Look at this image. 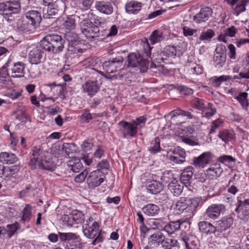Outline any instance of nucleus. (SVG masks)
<instances>
[{"mask_svg": "<svg viewBox=\"0 0 249 249\" xmlns=\"http://www.w3.org/2000/svg\"><path fill=\"white\" fill-rule=\"evenodd\" d=\"M142 45L143 53L142 55H141L139 53H132L128 55L127 58L129 67L133 68L140 66L145 68L148 65L149 60L148 58H151L152 47L150 46L148 40L146 38L142 40Z\"/></svg>", "mask_w": 249, "mask_h": 249, "instance_id": "f257e3e1", "label": "nucleus"}, {"mask_svg": "<svg viewBox=\"0 0 249 249\" xmlns=\"http://www.w3.org/2000/svg\"><path fill=\"white\" fill-rule=\"evenodd\" d=\"M99 224L94 220L92 217L86 220V223L82 226L84 235L87 238L94 239L92 244L95 245L96 243L102 242L104 237L101 234V230L99 229Z\"/></svg>", "mask_w": 249, "mask_h": 249, "instance_id": "f03ea898", "label": "nucleus"}, {"mask_svg": "<svg viewBox=\"0 0 249 249\" xmlns=\"http://www.w3.org/2000/svg\"><path fill=\"white\" fill-rule=\"evenodd\" d=\"M41 48L54 53L61 52L64 48V41L61 36L56 34L46 35L40 42Z\"/></svg>", "mask_w": 249, "mask_h": 249, "instance_id": "7ed1b4c3", "label": "nucleus"}, {"mask_svg": "<svg viewBox=\"0 0 249 249\" xmlns=\"http://www.w3.org/2000/svg\"><path fill=\"white\" fill-rule=\"evenodd\" d=\"M79 25L82 34L89 40L93 41L95 38L97 40H102L104 38L103 36H101L99 27L89 20L83 19Z\"/></svg>", "mask_w": 249, "mask_h": 249, "instance_id": "20e7f679", "label": "nucleus"}, {"mask_svg": "<svg viewBox=\"0 0 249 249\" xmlns=\"http://www.w3.org/2000/svg\"><path fill=\"white\" fill-rule=\"evenodd\" d=\"M20 9V4L18 0H11L6 2L0 3V14L7 17V20L11 21L12 15L18 13Z\"/></svg>", "mask_w": 249, "mask_h": 249, "instance_id": "39448f33", "label": "nucleus"}, {"mask_svg": "<svg viewBox=\"0 0 249 249\" xmlns=\"http://www.w3.org/2000/svg\"><path fill=\"white\" fill-rule=\"evenodd\" d=\"M48 152L44 150L41 145L35 146L32 147L30 152V160L29 165L32 170L36 168L37 164L46 155Z\"/></svg>", "mask_w": 249, "mask_h": 249, "instance_id": "423d86ee", "label": "nucleus"}, {"mask_svg": "<svg viewBox=\"0 0 249 249\" xmlns=\"http://www.w3.org/2000/svg\"><path fill=\"white\" fill-rule=\"evenodd\" d=\"M64 225L71 227L76 224L82 223L84 220V215L78 210L73 211L69 214H64L62 217Z\"/></svg>", "mask_w": 249, "mask_h": 249, "instance_id": "0eeeda50", "label": "nucleus"}, {"mask_svg": "<svg viewBox=\"0 0 249 249\" xmlns=\"http://www.w3.org/2000/svg\"><path fill=\"white\" fill-rule=\"evenodd\" d=\"M120 126L119 131L121 133L124 138L135 137L137 134V129L132 122H128L122 121L118 123Z\"/></svg>", "mask_w": 249, "mask_h": 249, "instance_id": "6e6552de", "label": "nucleus"}, {"mask_svg": "<svg viewBox=\"0 0 249 249\" xmlns=\"http://www.w3.org/2000/svg\"><path fill=\"white\" fill-rule=\"evenodd\" d=\"M105 175L99 169L91 172L88 178L87 182L89 188L95 189L104 181Z\"/></svg>", "mask_w": 249, "mask_h": 249, "instance_id": "1a4fd4ad", "label": "nucleus"}, {"mask_svg": "<svg viewBox=\"0 0 249 249\" xmlns=\"http://www.w3.org/2000/svg\"><path fill=\"white\" fill-rule=\"evenodd\" d=\"M60 239L62 242L72 240L71 244L75 246L76 249H82V239L79 235L72 232H58Z\"/></svg>", "mask_w": 249, "mask_h": 249, "instance_id": "9d476101", "label": "nucleus"}, {"mask_svg": "<svg viewBox=\"0 0 249 249\" xmlns=\"http://www.w3.org/2000/svg\"><path fill=\"white\" fill-rule=\"evenodd\" d=\"M28 59L31 64L37 65L45 60L44 53L40 48H32L28 54Z\"/></svg>", "mask_w": 249, "mask_h": 249, "instance_id": "9b49d317", "label": "nucleus"}, {"mask_svg": "<svg viewBox=\"0 0 249 249\" xmlns=\"http://www.w3.org/2000/svg\"><path fill=\"white\" fill-rule=\"evenodd\" d=\"M180 239L185 244L186 249H197L198 240L197 237L186 232H182L179 236Z\"/></svg>", "mask_w": 249, "mask_h": 249, "instance_id": "f8f14e48", "label": "nucleus"}, {"mask_svg": "<svg viewBox=\"0 0 249 249\" xmlns=\"http://www.w3.org/2000/svg\"><path fill=\"white\" fill-rule=\"evenodd\" d=\"M100 89V86L97 81L88 80L82 86V92L89 97L93 96Z\"/></svg>", "mask_w": 249, "mask_h": 249, "instance_id": "ddd939ff", "label": "nucleus"}, {"mask_svg": "<svg viewBox=\"0 0 249 249\" xmlns=\"http://www.w3.org/2000/svg\"><path fill=\"white\" fill-rule=\"evenodd\" d=\"M224 210L225 206L223 204H212L206 210L205 216L209 219L214 220L218 218Z\"/></svg>", "mask_w": 249, "mask_h": 249, "instance_id": "4468645a", "label": "nucleus"}, {"mask_svg": "<svg viewBox=\"0 0 249 249\" xmlns=\"http://www.w3.org/2000/svg\"><path fill=\"white\" fill-rule=\"evenodd\" d=\"M64 3L62 0H58L52 4L47 5L48 8L46 12L44 11L43 18H55L57 15L58 11L60 10V7L64 6Z\"/></svg>", "mask_w": 249, "mask_h": 249, "instance_id": "2eb2a0df", "label": "nucleus"}, {"mask_svg": "<svg viewBox=\"0 0 249 249\" xmlns=\"http://www.w3.org/2000/svg\"><path fill=\"white\" fill-rule=\"evenodd\" d=\"M38 168L48 171H53L56 167V164L53 160V158L49 152L37 164Z\"/></svg>", "mask_w": 249, "mask_h": 249, "instance_id": "dca6fc26", "label": "nucleus"}, {"mask_svg": "<svg viewBox=\"0 0 249 249\" xmlns=\"http://www.w3.org/2000/svg\"><path fill=\"white\" fill-rule=\"evenodd\" d=\"M10 69L11 71V77L13 78L23 77L25 74V68L26 65L23 62L18 61L13 62L12 60V63Z\"/></svg>", "mask_w": 249, "mask_h": 249, "instance_id": "f3484780", "label": "nucleus"}, {"mask_svg": "<svg viewBox=\"0 0 249 249\" xmlns=\"http://www.w3.org/2000/svg\"><path fill=\"white\" fill-rule=\"evenodd\" d=\"M213 158V154L211 152L203 153L198 157L193 159V164L196 167L204 168L208 164Z\"/></svg>", "mask_w": 249, "mask_h": 249, "instance_id": "a211bd4d", "label": "nucleus"}, {"mask_svg": "<svg viewBox=\"0 0 249 249\" xmlns=\"http://www.w3.org/2000/svg\"><path fill=\"white\" fill-rule=\"evenodd\" d=\"M184 224L189 225L187 218L185 220L180 219L176 221H171L164 226L163 230L169 234H171L178 231L181 226Z\"/></svg>", "mask_w": 249, "mask_h": 249, "instance_id": "6ab92c4d", "label": "nucleus"}, {"mask_svg": "<svg viewBox=\"0 0 249 249\" xmlns=\"http://www.w3.org/2000/svg\"><path fill=\"white\" fill-rule=\"evenodd\" d=\"M42 87L44 93L41 91L40 94L44 97L46 95H50L52 92L55 94V91L57 92L56 95H59L63 90V87L60 85H56L54 82L43 84Z\"/></svg>", "mask_w": 249, "mask_h": 249, "instance_id": "aec40b11", "label": "nucleus"}, {"mask_svg": "<svg viewBox=\"0 0 249 249\" xmlns=\"http://www.w3.org/2000/svg\"><path fill=\"white\" fill-rule=\"evenodd\" d=\"M95 8L99 12L105 15H110L113 12V7L111 2L104 0L96 1Z\"/></svg>", "mask_w": 249, "mask_h": 249, "instance_id": "412c9836", "label": "nucleus"}, {"mask_svg": "<svg viewBox=\"0 0 249 249\" xmlns=\"http://www.w3.org/2000/svg\"><path fill=\"white\" fill-rule=\"evenodd\" d=\"M173 154L169 157L171 161L177 164H182L185 161L186 152L183 149L178 147L173 151Z\"/></svg>", "mask_w": 249, "mask_h": 249, "instance_id": "4be33fe9", "label": "nucleus"}, {"mask_svg": "<svg viewBox=\"0 0 249 249\" xmlns=\"http://www.w3.org/2000/svg\"><path fill=\"white\" fill-rule=\"evenodd\" d=\"M212 9L209 7L201 8L200 12L194 17V20L197 23L205 22L212 16Z\"/></svg>", "mask_w": 249, "mask_h": 249, "instance_id": "5701e85b", "label": "nucleus"}, {"mask_svg": "<svg viewBox=\"0 0 249 249\" xmlns=\"http://www.w3.org/2000/svg\"><path fill=\"white\" fill-rule=\"evenodd\" d=\"M233 219L231 217L225 216L216 222L217 231L222 232L230 228L232 225Z\"/></svg>", "mask_w": 249, "mask_h": 249, "instance_id": "b1692460", "label": "nucleus"}, {"mask_svg": "<svg viewBox=\"0 0 249 249\" xmlns=\"http://www.w3.org/2000/svg\"><path fill=\"white\" fill-rule=\"evenodd\" d=\"M189 202L187 197H180L174 206V212L178 214H181L184 210L189 209Z\"/></svg>", "mask_w": 249, "mask_h": 249, "instance_id": "393cba45", "label": "nucleus"}, {"mask_svg": "<svg viewBox=\"0 0 249 249\" xmlns=\"http://www.w3.org/2000/svg\"><path fill=\"white\" fill-rule=\"evenodd\" d=\"M25 17L29 21L38 27L42 20L41 14L37 10L28 11L25 13Z\"/></svg>", "mask_w": 249, "mask_h": 249, "instance_id": "a878e982", "label": "nucleus"}, {"mask_svg": "<svg viewBox=\"0 0 249 249\" xmlns=\"http://www.w3.org/2000/svg\"><path fill=\"white\" fill-rule=\"evenodd\" d=\"M199 230L200 232L207 234L215 233L217 231L216 226L206 221H202L198 223Z\"/></svg>", "mask_w": 249, "mask_h": 249, "instance_id": "bb28decb", "label": "nucleus"}, {"mask_svg": "<svg viewBox=\"0 0 249 249\" xmlns=\"http://www.w3.org/2000/svg\"><path fill=\"white\" fill-rule=\"evenodd\" d=\"M12 63V58H9L5 64L0 68V83L4 84L10 79L8 68Z\"/></svg>", "mask_w": 249, "mask_h": 249, "instance_id": "cd10ccee", "label": "nucleus"}, {"mask_svg": "<svg viewBox=\"0 0 249 249\" xmlns=\"http://www.w3.org/2000/svg\"><path fill=\"white\" fill-rule=\"evenodd\" d=\"M142 6V3L131 0L125 4V10L128 14H137L141 10Z\"/></svg>", "mask_w": 249, "mask_h": 249, "instance_id": "c85d7f7f", "label": "nucleus"}, {"mask_svg": "<svg viewBox=\"0 0 249 249\" xmlns=\"http://www.w3.org/2000/svg\"><path fill=\"white\" fill-rule=\"evenodd\" d=\"M164 235L161 232L154 233L148 238V243L153 247H158L162 244Z\"/></svg>", "mask_w": 249, "mask_h": 249, "instance_id": "c756f323", "label": "nucleus"}, {"mask_svg": "<svg viewBox=\"0 0 249 249\" xmlns=\"http://www.w3.org/2000/svg\"><path fill=\"white\" fill-rule=\"evenodd\" d=\"M194 168L192 166H188L182 172L180 180L182 183L187 186L190 184V180L192 179L193 174Z\"/></svg>", "mask_w": 249, "mask_h": 249, "instance_id": "7c9ffc66", "label": "nucleus"}, {"mask_svg": "<svg viewBox=\"0 0 249 249\" xmlns=\"http://www.w3.org/2000/svg\"><path fill=\"white\" fill-rule=\"evenodd\" d=\"M162 183L157 180L148 182L146 185L147 192L152 194H157L160 193L163 189Z\"/></svg>", "mask_w": 249, "mask_h": 249, "instance_id": "2f4dec72", "label": "nucleus"}, {"mask_svg": "<svg viewBox=\"0 0 249 249\" xmlns=\"http://www.w3.org/2000/svg\"><path fill=\"white\" fill-rule=\"evenodd\" d=\"M168 189L175 196H179L182 192L183 186L175 178L173 179L168 184Z\"/></svg>", "mask_w": 249, "mask_h": 249, "instance_id": "473e14b6", "label": "nucleus"}, {"mask_svg": "<svg viewBox=\"0 0 249 249\" xmlns=\"http://www.w3.org/2000/svg\"><path fill=\"white\" fill-rule=\"evenodd\" d=\"M121 61L117 60L116 58L106 61L103 63V67L104 71L107 73H112L116 71V69L120 64Z\"/></svg>", "mask_w": 249, "mask_h": 249, "instance_id": "72a5a7b5", "label": "nucleus"}, {"mask_svg": "<svg viewBox=\"0 0 249 249\" xmlns=\"http://www.w3.org/2000/svg\"><path fill=\"white\" fill-rule=\"evenodd\" d=\"M20 167L19 165H13L10 166L5 167L3 171V176L5 178L7 181L11 179L15 178L13 176L20 170Z\"/></svg>", "mask_w": 249, "mask_h": 249, "instance_id": "f704fd0d", "label": "nucleus"}, {"mask_svg": "<svg viewBox=\"0 0 249 249\" xmlns=\"http://www.w3.org/2000/svg\"><path fill=\"white\" fill-rule=\"evenodd\" d=\"M219 47H217L216 53L214 56V63L215 67L221 68L225 64L226 59V55L225 53L218 52Z\"/></svg>", "mask_w": 249, "mask_h": 249, "instance_id": "c9c22d12", "label": "nucleus"}, {"mask_svg": "<svg viewBox=\"0 0 249 249\" xmlns=\"http://www.w3.org/2000/svg\"><path fill=\"white\" fill-rule=\"evenodd\" d=\"M218 137L227 144L235 138V133L231 130L224 129L219 132Z\"/></svg>", "mask_w": 249, "mask_h": 249, "instance_id": "e433bc0d", "label": "nucleus"}, {"mask_svg": "<svg viewBox=\"0 0 249 249\" xmlns=\"http://www.w3.org/2000/svg\"><path fill=\"white\" fill-rule=\"evenodd\" d=\"M17 160L16 156L11 153L2 152L0 154V161L4 164H12Z\"/></svg>", "mask_w": 249, "mask_h": 249, "instance_id": "4c0bfd02", "label": "nucleus"}, {"mask_svg": "<svg viewBox=\"0 0 249 249\" xmlns=\"http://www.w3.org/2000/svg\"><path fill=\"white\" fill-rule=\"evenodd\" d=\"M143 213L148 216H154L158 214L160 212L159 207L154 204H148L142 209Z\"/></svg>", "mask_w": 249, "mask_h": 249, "instance_id": "58836bf2", "label": "nucleus"}, {"mask_svg": "<svg viewBox=\"0 0 249 249\" xmlns=\"http://www.w3.org/2000/svg\"><path fill=\"white\" fill-rule=\"evenodd\" d=\"M205 110L202 111V117L210 118L213 116L216 112V108L214 105L210 102H208L205 106Z\"/></svg>", "mask_w": 249, "mask_h": 249, "instance_id": "ea45409f", "label": "nucleus"}, {"mask_svg": "<svg viewBox=\"0 0 249 249\" xmlns=\"http://www.w3.org/2000/svg\"><path fill=\"white\" fill-rule=\"evenodd\" d=\"M181 112L178 110H174L169 115L171 116V122L174 125L181 124L184 122L182 116L180 115Z\"/></svg>", "mask_w": 249, "mask_h": 249, "instance_id": "a19ab883", "label": "nucleus"}, {"mask_svg": "<svg viewBox=\"0 0 249 249\" xmlns=\"http://www.w3.org/2000/svg\"><path fill=\"white\" fill-rule=\"evenodd\" d=\"M69 169L75 173L79 172L83 166L79 159L71 160L68 162Z\"/></svg>", "mask_w": 249, "mask_h": 249, "instance_id": "79ce46f5", "label": "nucleus"}, {"mask_svg": "<svg viewBox=\"0 0 249 249\" xmlns=\"http://www.w3.org/2000/svg\"><path fill=\"white\" fill-rule=\"evenodd\" d=\"M223 170L219 164L212 165L207 170V172L213 177H218L222 173Z\"/></svg>", "mask_w": 249, "mask_h": 249, "instance_id": "37998d69", "label": "nucleus"}, {"mask_svg": "<svg viewBox=\"0 0 249 249\" xmlns=\"http://www.w3.org/2000/svg\"><path fill=\"white\" fill-rule=\"evenodd\" d=\"M214 36L215 33L212 29H207L201 33L197 41H210Z\"/></svg>", "mask_w": 249, "mask_h": 249, "instance_id": "c03bdc74", "label": "nucleus"}, {"mask_svg": "<svg viewBox=\"0 0 249 249\" xmlns=\"http://www.w3.org/2000/svg\"><path fill=\"white\" fill-rule=\"evenodd\" d=\"M237 206L235 209V212L237 213H240L241 209L249 208V199H246L244 200H242L241 196L237 197Z\"/></svg>", "mask_w": 249, "mask_h": 249, "instance_id": "a18cd8bd", "label": "nucleus"}, {"mask_svg": "<svg viewBox=\"0 0 249 249\" xmlns=\"http://www.w3.org/2000/svg\"><path fill=\"white\" fill-rule=\"evenodd\" d=\"M177 240L173 238H166L164 239L161 244L162 247L165 249H171L177 245Z\"/></svg>", "mask_w": 249, "mask_h": 249, "instance_id": "49530a36", "label": "nucleus"}, {"mask_svg": "<svg viewBox=\"0 0 249 249\" xmlns=\"http://www.w3.org/2000/svg\"><path fill=\"white\" fill-rule=\"evenodd\" d=\"M192 103L194 107L197 110L202 111V110H205V108H206L205 106L208 102H205L202 99L196 98L192 101Z\"/></svg>", "mask_w": 249, "mask_h": 249, "instance_id": "de8ad7c7", "label": "nucleus"}, {"mask_svg": "<svg viewBox=\"0 0 249 249\" xmlns=\"http://www.w3.org/2000/svg\"><path fill=\"white\" fill-rule=\"evenodd\" d=\"M231 76L223 75L219 77H215L212 80V82L214 86L218 87L222 82L231 80Z\"/></svg>", "mask_w": 249, "mask_h": 249, "instance_id": "09e8293b", "label": "nucleus"}, {"mask_svg": "<svg viewBox=\"0 0 249 249\" xmlns=\"http://www.w3.org/2000/svg\"><path fill=\"white\" fill-rule=\"evenodd\" d=\"M163 39L161 33L158 30H155L153 32L149 37V40L152 44L160 42Z\"/></svg>", "mask_w": 249, "mask_h": 249, "instance_id": "8fccbe9b", "label": "nucleus"}, {"mask_svg": "<svg viewBox=\"0 0 249 249\" xmlns=\"http://www.w3.org/2000/svg\"><path fill=\"white\" fill-rule=\"evenodd\" d=\"M151 146L149 148V151L151 154H156L161 151L160 147V140L158 137H156L151 143Z\"/></svg>", "mask_w": 249, "mask_h": 249, "instance_id": "3c124183", "label": "nucleus"}, {"mask_svg": "<svg viewBox=\"0 0 249 249\" xmlns=\"http://www.w3.org/2000/svg\"><path fill=\"white\" fill-rule=\"evenodd\" d=\"M188 70L190 73L197 75L201 74L203 71V67L195 63H191L188 68Z\"/></svg>", "mask_w": 249, "mask_h": 249, "instance_id": "603ef678", "label": "nucleus"}, {"mask_svg": "<svg viewBox=\"0 0 249 249\" xmlns=\"http://www.w3.org/2000/svg\"><path fill=\"white\" fill-rule=\"evenodd\" d=\"M75 151V144L74 143H64L62 147V151L70 158V155L72 154Z\"/></svg>", "mask_w": 249, "mask_h": 249, "instance_id": "864d4df0", "label": "nucleus"}, {"mask_svg": "<svg viewBox=\"0 0 249 249\" xmlns=\"http://www.w3.org/2000/svg\"><path fill=\"white\" fill-rule=\"evenodd\" d=\"M32 207L29 204H27L22 211V216L21 220L22 221H29L31 218L32 215Z\"/></svg>", "mask_w": 249, "mask_h": 249, "instance_id": "5fc2aeb1", "label": "nucleus"}, {"mask_svg": "<svg viewBox=\"0 0 249 249\" xmlns=\"http://www.w3.org/2000/svg\"><path fill=\"white\" fill-rule=\"evenodd\" d=\"M78 53H82V50L75 43H69L67 48L68 55H71Z\"/></svg>", "mask_w": 249, "mask_h": 249, "instance_id": "6e6d98bb", "label": "nucleus"}, {"mask_svg": "<svg viewBox=\"0 0 249 249\" xmlns=\"http://www.w3.org/2000/svg\"><path fill=\"white\" fill-rule=\"evenodd\" d=\"M82 150L86 152H89L93 149V143L92 140L88 139L84 141L81 145Z\"/></svg>", "mask_w": 249, "mask_h": 249, "instance_id": "4d7b16f0", "label": "nucleus"}, {"mask_svg": "<svg viewBox=\"0 0 249 249\" xmlns=\"http://www.w3.org/2000/svg\"><path fill=\"white\" fill-rule=\"evenodd\" d=\"M38 26L28 21L27 23H24L21 26V30L24 32H33Z\"/></svg>", "mask_w": 249, "mask_h": 249, "instance_id": "13d9d810", "label": "nucleus"}, {"mask_svg": "<svg viewBox=\"0 0 249 249\" xmlns=\"http://www.w3.org/2000/svg\"><path fill=\"white\" fill-rule=\"evenodd\" d=\"M153 60L158 63L165 62V61L167 60V57H166V54L164 51L160 53L157 52L154 53L153 54Z\"/></svg>", "mask_w": 249, "mask_h": 249, "instance_id": "bf43d9fd", "label": "nucleus"}, {"mask_svg": "<svg viewBox=\"0 0 249 249\" xmlns=\"http://www.w3.org/2000/svg\"><path fill=\"white\" fill-rule=\"evenodd\" d=\"M63 25L68 30L74 29L76 26L75 19L72 17H68L65 20Z\"/></svg>", "mask_w": 249, "mask_h": 249, "instance_id": "052dcab7", "label": "nucleus"}, {"mask_svg": "<svg viewBox=\"0 0 249 249\" xmlns=\"http://www.w3.org/2000/svg\"><path fill=\"white\" fill-rule=\"evenodd\" d=\"M166 54V57H174L177 55V50L176 47L173 46H168L164 48L163 50Z\"/></svg>", "mask_w": 249, "mask_h": 249, "instance_id": "680f3d73", "label": "nucleus"}, {"mask_svg": "<svg viewBox=\"0 0 249 249\" xmlns=\"http://www.w3.org/2000/svg\"><path fill=\"white\" fill-rule=\"evenodd\" d=\"M248 95L247 92H241L238 96L235 97V99L240 103L243 107H247L248 106L247 101Z\"/></svg>", "mask_w": 249, "mask_h": 249, "instance_id": "e2e57ef3", "label": "nucleus"}, {"mask_svg": "<svg viewBox=\"0 0 249 249\" xmlns=\"http://www.w3.org/2000/svg\"><path fill=\"white\" fill-rule=\"evenodd\" d=\"M249 4V0H241L240 3H238L235 7V11L237 15L246 10V6Z\"/></svg>", "mask_w": 249, "mask_h": 249, "instance_id": "0e129e2a", "label": "nucleus"}, {"mask_svg": "<svg viewBox=\"0 0 249 249\" xmlns=\"http://www.w3.org/2000/svg\"><path fill=\"white\" fill-rule=\"evenodd\" d=\"M152 223L155 226V227L153 228H157L158 229L163 228V229L164 226L166 225V219L164 217L157 218L155 219Z\"/></svg>", "mask_w": 249, "mask_h": 249, "instance_id": "69168bd1", "label": "nucleus"}, {"mask_svg": "<svg viewBox=\"0 0 249 249\" xmlns=\"http://www.w3.org/2000/svg\"><path fill=\"white\" fill-rule=\"evenodd\" d=\"M65 37L71 43H75L79 39L78 35L72 32H67L65 34Z\"/></svg>", "mask_w": 249, "mask_h": 249, "instance_id": "338daca9", "label": "nucleus"}, {"mask_svg": "<svg viewBox=\"0 0 249 249\" xmlns=\"http://www.w3.org/2000/svg\"><path fill=\"white\" fill-rule=\"evenodd\" d=\"M188 200L189 201H190L188 204L189 210H195L199 206L201 201L200 199L198 197L194 198L193 199L188 198Z\"/></svg>", "mask_w": 249, "mask_h": 249, "instance_id": "774afa93", "label": "nucleus"}]
</instances>
